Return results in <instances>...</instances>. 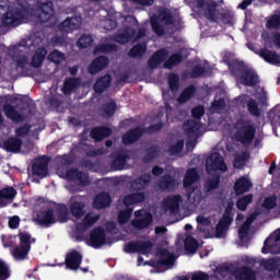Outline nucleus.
Segmentation results:
<instances>
[{"instance_id": "obj_1", "label": "nucleus", "mask_w": 280, "mask_h": 280, "mask_svg": "<svg viewBox=\"0 0 280 280\" xmlns=\"http://www.w3.org/2000/svg\"><path fill=\"white\" fill-rule=\"evenodd\" d=\"M38 15L36 10L28 9H10L1 19L0 26L4 27H16L21 23H47L54 19V4L51 2L43 3L39 8Z\"/></svg>"}, {"instance_id": "obj_2", "label": "nucleus", "mask_w": 280, "mask_h": 280, "mask_svg": "<svg viewBox=\"0 0 280 280\" xmlns=\"http://www.w3.org/2000/svg\"><path fill=\"white\" fill-rule=\"evenodd\" d=\"M151 25L158 36H163L165 30L174 32L180 25V18L176 11L160 9L159 16H151Z\"/></svg>"}, {"instance_id": "obj_3", "label": "nucleus", "mask_w": 280, "mask_h": 280, "mask_svg": "<svg viewBox=\"0 0 280 280\" xmlns=\"http://www.w3.org/2000/svg\"><path fill=\"white\" fill-rule=\"evenodd\" d=\"M69 220V209L65 205H59L55 210L48 209L39 212L35 219L42 226H51L56 222H67Z\"/></svg>"}, {"instance_id": "obj_4", "label": "nucleus", "mask_w": 280, "mask_h": 280, "mask_svg": "<svg viewBox=\"0 0 280 280\" xmlns=\"http://www.w3.org/2000/svg\"><path fill=\"white\" fill-rule=\"evenodd\" d=\"M67 165H71V156L63 155L59 158V166L57 168V174L66 180H70L75 185H89L90 179L86 173L78 172L77 170L67 171Z\"/></svg>"}, {"instance_id": "obj_5", "label": "nucleus", "mask_w": 280, "mask_h": 280, "mask_svg": "<svg viewBox=\"0 0 280 280\" xmlns=\"http://www.w3.org/2000/svg\"><path fill=\"white\" fill-rule=\"evenodd\" d=\"M206 170L210 176H214L212 179L208 180L206 187L208 191L215 189L218 184L220 183V177L218 176V172H226V164L224 163V159L220 153H212L206 161Z\"/></svg>"}, {"instance_id": "obj_6", "label": "nucleus", "mask_w": 280, "mask_h": 280, "mask_svg": "<svg viewBox=\"0 0 280 280\" xmlns=\"http://www.w3.org/2000/svg\"><path fill=\"white\" fill-rule=\"evenodd\" d=\"M174 261L176 257L174 254L167 252V249H159L155 255V260H143V257H138V266H152V268H158V272H163V270H170L174 267Z\"/></svg>"}, {"instance_id": "obj_7", "label": "nucleus", "mask_w": 280, "mask_h": 280, "mask_svg": "<svg viewBox=\"0 0 280 280\" xmlns=\"http://www.w3.org/2000/svg\"><path fill=\"white\" fill-rule=\"evenodd\" d=\"M197 8L199 14L208 19V21H212V23H218L222 21V23H229L224 13H222V9L218 7V3L213 0H197Z\"/></svg>"}, {"instance_id": "obj_8", "label": "nucleus", "mask_w": 280, "mask_h": 280, "mask_svg": "<svg viewBox=\"0 0 280 280\" xmlns=\"http://www.w3.org/2000/svg\"><path fill=\"white\" fill-rule=\"evenodd\" d=\"M198 172L195 168H190L186 172V176L184 178V187L187 191H192L188 195V200L191 205H200V200H202V196L199 192H196V183H198Z\"/></svg>"}, {"instance_id": "obj_9", "label": "nucleus", "mask_w": 280, "mask_h": 280, "mask_svg": "<svg viewBox=\"0 0 280 280\" xmlns=\"http://www.w3.org/2000/svg\"><path fill=\"white\" fill-rule=\"evenodd\" d=\"M184 132L185 135H187L189 139V141L186 144L187 150H194L198 137H202V135H205V127L196 120H190L185 122Z\"/></svg>"}, {"instance_id": "obj_10", "label": "nucleus", "mask_w": 280, "mask_h": 280, "mask_svg": "<svg viewBox=\"0 0 280 280\" xmlns=\"http://www.w3.org/2000/svg\"><path fill=\"white\" fill-rule=\"evenodd\" d=\"M257 215H259V210H255L254 213H252L240 226L238 238L236 241L237 246H247L250 240H253V229H250V224H253Z\"/></svg>"}, {"instance_id": "obj_11", "label": "nucleus", "mask_w": 280, "mask_h": 280, "mask_svg": "<svg viewBox=\"0 0 280 280\" xmlns=\"http://www.w3.org/2000/svg\"><path fill=\"white\" fill-rule=\"evenodd\" d=\"M20 244L18 247L13 249V257L16 261H23V259H27V255H30V250L32 248V236L22 232L19 234Z\"/></svg>"}, {"instance_id": "obj_12", "label": "nucleus", "mask_w": 280, "mask_h": 280, "mask_svg": "<svg viewBox=\"0 0 280 280\" xmlns=\"http://www.w3.org/2000/svg\"><path fill=\"white\" fill-rule=\"evenodd\" d=\"M180 205H183V198L178 195L166 197L161 206L160 213L161 215H177L180 211Z\"/></svg>"}, {"instance_id": "obj_13", "label": "nucleus", "mask_w": 280, "mask_h": 280, "mask_svg": "<svg viewBox=\"0 0 280 280\" xmlns=\"http://www.w3.org/2000/svg\"><path fill=\"white\" fill-rule=\"evenodd\" d=\"M117 21L119 23H124L126 21L127 23H132V25H137V20L132 16H121V13L116 12L115 10H110L108 14V19L101 20L100 27H103V30H115L117 27Z\"/></svg>"}, {"instance_id": "obj_14", "label": "nucleus", "mask_w": 280, "mask_h": 280, "mask_svg": "<svg viewBox=\"0 0 280 280\" xmlns=\"http://www.w3.org/2000/svg\"><path fill=\"white\" fill-rule=\"evenodd\" d=\"M234 137L243 145H250L255 139V128L246 122H237Z\"/></svg>"}, {"instance_id": "obj_15", "label": "nucleus", "mask_w": 280, "mask_h": 280, "mask_svg": "<svg viewBox=\"0 0 280 280\" xmlns=\"http://www.w3.org/2000/svg\"><path fill=\"white\" fill-rule=\"evenodd\" d=\"M26 45L31 46V51L35 50L34 56L32 57L33 67H40L43 65V60H45V56H47V50L40 45H43V39L35 38L33 40H27Z\"/></svg>"}, {"instance_id": "obj_16", "label": "nucleus", "mask_w": 280, "mask_h": 280, "mask_svg": "<svg viewBox=\"0 0 280 280\" xmlns=\"http://www.w3.org/2000/svg\"><path fill=\"white\" fill-rule=\"evenodd\" d=\"M232 213H233V202H229L222 220L218 223L215 228L214 237L221 238L226 235V229H229V226L231 225V222H233Z\"/></svg>"}, {"instance_id": "obj_17", "label": "nucleus", "mask_w": 280, "mask_h": 280, "mask_svg": "<svg viewBox=\"0 0 280 280\" xmlns=\"http://www.w3.org/2000/svg\"><path fill=\"white\" fill-rule=\"evenodd\" d=\"M88 246H92L93 248H100V246H104L106 244H113L110 238L106 236V232L102 228H95L90 237L86 240Z\"/></svg>"}, {"instance_id": "obj_18", "label": "nucleus", "mask_w": 280, "mask_h": 280, "mask_svg": "<svg viewBox=\"0 0 280 280\" xmlns=\"http://www.w3.org/2000/svg\"><path fill=\"white\" fill-rule=\"evenodd\" d=\"M124 250L129 254L150 255L152 253V243L145 241L129 242L125 244Z\"/></svg>"}, {"instance_id": "obj_19", "label": "nucleus", "mask_w": 280, "mask_h": 280, "mask_svg": "<svg viewBox=\"0 0 280 280\" xmlns=\"http://www.w3.org/2000/svg\"><path fill=\"white\" fill-rule=\"evenodd\" d=\"M26 50L27 48L23 44L10 48L9 55L15 62V67H25L30 62V57L25 56Z\"/></svg>"}, {"instance_id": "obj_20", "label": "nucleus", "mask_w": 280, "mask_h": 280, "mask_svg": "<svg viewBox=\"0 0 280 280\" xmlns=\"http://www.w3.org/2000/svg\"><path fill=\"white\" fill-rule=\"evenodd\" d=\"M69 209L71 215L77 218V220H80V218L86 213V210L84 209V198L81 196L71 197L69 201Z\"/></svg>"}, {"instance_id": "obj_21", "label": "nucleus", "mask_w": 280, "mask_h": 280, "mask_svg": "<svg viewBox=\"0 0 280 280\" xmlns=\"http://www.w3.org/2000/svg\"><path fill=\"white\" fill-rule=\"evenodd\" d=\"M136 219L131 221L133 229H148L152 224V214L147 210L135 212Z\"/></svg>"}, {"instance_id": "obj_22", "label": "nucleus", "mask_w": 280, "mask_h": 280, "mask_svg": "<svg viewBox=\"0 0 280 280\" xmlns=\"http://www.w3.org/2000/svg\"><path fill=\"white\" fill-rule=\"evenodd\" d=\"M81 25H82V18L74 15L71 18H67L59 25V30H60V32H63L65 34H69L70 32H75V30H80Z\"/></svg>"}, {"instance_id": "obj_23", "label": "nucleus", "mask_w": 280, "mask_h": 280, "mask_svg": "<svg viewBox=\"0 0 280 280\" xmlns=\"http://www.w3.org/2000/svg\"><path fill=\"white\" fill-rule=\"evenodd\" d=\"M49 163V158L42 156L35 160L33 164V174L35 176H40L42 178H45L47 176V165Z\"/></svg>"}, {"instance_id": "obj_24", "label": "nucleus", "mask_w": 280, "mask_h": 280, "mask_svg": "<svg viewBox=\"0 0 280 280\" xmlns=\"http://www.w3.org/2000/svg\"><path fill=\"white\" fill-rule=\"evenodd\" d=\"M4 115L12 119V121H23L25 119V112L19 107H12L11 105H4Z\"/></svg>"}, {"instance_id": "obj_25", "label": "nucleus", "mask_w": 280, "mask_h": 280, "mask_svg": "<svg viewBox=\"0 0 280 280\" xmlns=\"http://www.w3.org/2000/svg\"><path fill=\"white\" fill-rule=\"evenodd\" d=\"M237 82L244 84L245 86H255L259 82V78L254 72V70H245L242 75L237 79Z\"/></svg>"}, {"instance_id": "obj_26", "label": "nucleus", "mask_w": 280, "mask_h": 280, "mask_svg": "<svg viewBox=\"0 0 280 280\" xmlns=\"http://www.w3.org/2000/svg\"><path fill=\"white\" fill-rule=\"evenodd\" d=\"M258 56L264 58L265 62L280 67V55L277 52L269 50L268 48H264L258 51Z\"/></svg>"}, {"instance_id": "obj_27", "label": "nucleus", "mask_w": 280, "mask_h": 280, "mask_svg": "<svg viewBox=\"0 0 280 280\" xmlns=\"http://www.w3.org/2000/svg\"><path fill=\"white\" fill-rule=\"evenodd\" d=\"M250 187H253L250 179L247 176H243L235 182L234 191L236 196H242V194L250 191Z\"/></svg>"}, {"instance_id": "obj_28", "label": "nucleus", "mask_w": 280, "mask_h": 280, "mask_svg": "<svg viewBox=\"0 0 280 280\" xmlns=\"http://www.w3.org/2000/svg\"><path fill=\"white\" fill-rule=\"evenodd\" d=\"M107 66L108 59L106 57H98L92 61L88 68V71L91 73V75H95L96 73H100V71H103V69H106Z\"/></svg>"}, {"instance_id": "obj_29", "label": "nucleus", "mask_w": 280, "mask_h": 280, "mask_svg": "<svg viewBox=\"0 0 280 280\" xmlns=\"http://www.w3.org/2000/svg\"><path fill=\"white\" fill-rule=\"evenodd\" d=\"M80 264H82V255H80V253L73 250L67 255L66 265L70 270H78V268H80Z\"/></svg>"}, {"instance_id": "obj_30", "label": "nucleus", "mask_w": 280, "mask_h": 280, "mask_svg": "<svg viewBox=\"0 0 280 280\" xmlns=\"http://www.w3.org/2000/svg\"><path fill=\"white\" fill-rule=\"evenodd\" d=\"M213 222H215L214 214H207V213L200 214L197 217V224H198L197 229L201 233H205V228L211 226Z\"/></svg>"}, {"instance_id": "obj_31", "label": "nucleus", "mask_w": 280, "mask_h": 280, "mask_svg": "<svg viewBox=\"0 0 280 280\" xmlns=\"http://www.w3.org/2000/svg\"><path fill=\"white\" fill-rule=\"evenodd\" d=\"M15 196L16 190H14V188L12 187L0 190V207H5L7 205H10V202L14 200Z\"/></svg>"}, {"instance_id": "obj_32", "label": "nucleus", "mask_w": 280, "mask_h": 280, "mask_svg": "<svg viewBox=\"0 0 280 280\" xmlns=\"http://www.w3.org/2000/svg\"><path fill=\"white\" fill-rule=\"evenodd\" d=\"M110 196L106 192H101L94 198L93 207L94 209H106L110 206Z\"/></svg>"}, {"instance_id": "obj_33", "label": "nucleus", "mask_w": 280, "mask_h": 280, "mask_svg": "<svg viewBox=\"0 0 280 280\" xmlns=\"http://www.w3.org/2000/svg\"><path fill=\"white\" fill-rule=\"evenodd\" d=\"M132 38H135V28L127 27L124 32L117 34L114 37L113 42L124 45L125 43H129V40H132Z\"/></svg>"}, {"instance_id": "obj_34", "label": "nucleus", "mask_w": 280, "mask_h": 280, "mask_svg": "<svg viewBox=\"0 0 280 280\" xmlns=\"http://www.w3.org/2000/svg\"><path fill=\"white\" fill-rule=\"evenodd\" d=\"M237 102H240L241 104H246L247 102V107L250 115H254L255 117H259L261 115V112L259 110L257 103L253 100H248V96L246 95L240 96Z\"/></svg>"}, {"instance_id": "obj_35", "label": "nucleus", "mask_w": 280, "mask_h": 280, "mask_svg": "<svg viewBox=\"0 0 280 280\" xmlns=\"http://www.w3.org/2000/svg\"><path fill=\"white\" fill-rule=\"evenodd\" d=\"M234 278L236 280H255V272L253 269H249L247 267H242L235 270Z\"/></svg>"}, {"instance_id": "obj_36", "label": "nucleus", "mask_w": 280, "mask_h": 280, "mask_svg": "<svg viewBox=\"0 0 280 280\" xmlns=\"http://www.w3.org/2000/svg\"><path fill=\"white\" fill-rule=\"evenodd\" d=\"M219 95L215 96L214 102L212 103L211 107L209 108L210 113H222L224 109V91L220 90Z\"/></svg>"}, {"instance_id": "obj_37", "label": "nucleus", "mask_w": 280, "mask_h": 280, "mask_svg": "<svg viewBox=\"0 0 280 280\" xmlns=\"http://www.w3.org/2000/svg\"><path fill=\"white\" fill-rule=\"evenodd\" d=\"M40 131V127L38 125H26L24 127H20L16 129L18 137H25L26 135H30V137H36L38 132Z\"/></svg>"}, {"instance_id": "obj_38", "label": "nucleus", "mask_w": 280, "mask_h": 280, "mask_svg": "<svg viewBox=\"0 0 280 280\" xmlns=\"http://www.w3.org/2000/svg\"><path fill=\"white\" fill-rule=\"evenodd\" d=\"M143 200H145V195H143V192H136L125 196L122 202L125 207H131V205H139V202H143Z\"/></svg>"}, {"instance_id": "obj_39", "label": "nucleus", "mask_w": 280, "mask_h": 280, "mask_svg": "<svg viewBox=\"0 0 280 280\" xmlns=\"http://www.w3.org/2000/svg\"><path fill=\"white\" fill-rule=\"evenodd\" d=\"M167 58V50L162 49L153 55V57L149 60L150 69H156L158 66L163 62Z\"/></svg>"}, {"instance_id": "obj_40", "label": "nucleus", "mask_w": 280, "mask_h": 280, "mask_svg": "<svg viewBox=\"0 0 280 280\" xmlns=\"http://www.w3.org/2000/svg\"><path fill=\"white\" fill-rule=\"evenodd\" d=\"M110 75H104L101 79H98L94 85V91L96 93H104L109 86H110Z\"/></svg>"}, {"instance_id": "obj_41", "label": "nucleus", "mask_w": 280, "mask_h": 280, "mask_svg": "<svg viewBox=\"0 0 280 280\" xmlns=\"http://www.w3.org/2000/svg\"><path fill=\"white\" fill-rule=\"evenodd\" d=\"M113 131L110 130V128L98 127L92 130L91 136L95 139V141H102L104 137H110Z\"/></svg>"}, {"instance_id": "obj_42", "label": "nucleus", "mask_w": 280, "mask_h": 280, "mask_svg": "<svg viewBox=\"0 0 280 280\" xmlns=\"http://www.w3.org/2000/svg\"><path fill=\"white\" fill-rule=\"evenodd\" d=\"M141 135H143L141 129H133L122 137V143H125V145H130V143H135V141L141 137Z\"/></svg>"}, {"instance_id": "obj_43", "label": "nucleus", "mask_w": 280, "mask_h": 280, "mask_svg": "<svg viewBox=\"0 0 280 280\" xmlns=\"http://www.w3.org/2000/svg\"><path fill=\"white\" fill-rule=\"evenodd\" d=\"M22 144L23 142H21L19 138H11L2 144V148L7 150V152H19Z\"/></svg>"}, {"instance_id": "obj_44", "label": "nucleus", "mask_w": 280, "mask_h": 280, "mask_svg": "<svg viewBox=\"0 0 280 280\" xmlns=\"http://www.w3.org/2000/svg\"><path fill=\"white\" fill-rule=\"evenodd\" d=\"M148 183H150V175H144L143 177L132 182L131 189H133V191L145 189V187H148Z\"/></svg>"}, {"instance_id": "obj_45", "label": "nucleus", "mask_w": 280, "mask_h": 280, "mask_svg": "<svg viewBox=\"0 0 280 280\" xmlns=\"http://www.w3.org/2000/svg\"><path fill=\"white\" fill-rule=\"evenodd\" d=\"M178 183H176V180L172 179V177H163V179L160 182V184L158 185V187H160V189H175L177 187Z\"/></svg>"}, {"instance_id": "obj_46", "label": "nucleus", "mask_w": 280, "mask_h": 280, "mask_svg": "<svg viewBox=\"0 0 280 280\" xmlns=\"http://www.w3.org/2000/svg\"><path fill=\"white\" fill-rule=\"evenodd\" d=\"M80 81L78 79H68L63 84L62 92L66 95H69V93H71V91L74 89H78Z\"/></svg>"}, {"instance_id": "obj_47", "label": "nucleus", "mask_w": 280, "mask_h": 280, "mask_svg": "<svg viewBox=\"0 0 280 280\" xmlns=\"http://www.w3.org/2000/svg\"><path fill=\"white\" fill-rule=\"evenodd\" d=\"M77 45L80 47V49H86V47H91V45H93V36L89 34L82 35L79 38Z\"/></svg>"}, {"instance_id": "obj_48", "label": "nucleus", "mask_w": 280, "mask_h": 280, "mask_svg": "<svg viewBox=\"0 0 280 280\" xmlns=\"http://www.w3.org/2000/svg\"><path fill=\"white\" fill-rule=\"evenodd\" d=\"M131 217H132V209L127 208L125 210H120L119 213H118L119 224H126V222L130 221Z\"/></svg>"}, {"instance_id": "obj_49", "label": "nucleus", "mask_w": 280, "mask_h": 280, "mask_svg": "<svg viewBox=\"0 0 280 280\" xmlns=\"http://www.w3.org/2000/svg\"><path fill=\"white\" fill-rule=\"evenodd\" d=\"M253 202V195L242 197L237 202L236 207L240 211H246V207Z\"/></svg>"}, {"instance_id": "obj_50", "label": "nucleus", "mask_w": 280, "mask_h": 280, "mask_svg": "<svg viewBox=\"0 0 280 280\" xmlns=\"http://www.w3.org/2000/svg\"><path fill=\"white\" fill-rule=\"evenodd\" d=\"M246 161H248L247 152L237 153L234 160V167L240 170V167H243L245 165Z\"/></svg>"}, {"instance_id": "obj_51", "label": "nucleus", "mask_w": 280, "mask_h": 280, "mask_svg": "<svg viewBox=\"0 0 280 280\" xmlns=\"http://www.w3.org/2000/svg\"><path fill=\"white\" fill-rule=\"evenodd\" d=\"M145 54V44H139L131 48L129 55L132 56V58H141Z\"/></svg>"}, {"instance_id": "obj_52", "label": "nucleus", "mask_w": 280, "mask_h": 280, "mask_svg": "<svg viewBox=\"0 0 280 280\" xmlns=\"http://www.w3.org/2000/svg\"><path fill=\"white\" fill-rule=\"evenodd\" d=\"M194 93H196V88L189 86L179 96L178 102L179 104H183L187 102V100H191L194 97Z\"/></svg>"}, {"instance_id": "obj_53", "label": "nucleus", "mask_w": 280, "mask_h": 280, "mask_svg": "<svg viewBox=\"0 0 280 280\" xmlns=\"http://www.w3.org/2000/svg\"><path fill=\"white\" fill-rule=\"evenodd\" d=\"M184 244L188 253H196V250H198V242L191 236L186 237Z\"/></svg>"}, {"instance_id": "obj_54", "label": "nucleus", "mask_w": 280, "mask_h": 280, "mask_svg": "<svg viewBox=\"0 0 280 280\" xmlns=\"http://www.w3.org/2000/svg\"><path fill=\"white\" fill-rule=\"evenodd\" d=\"M185 145V142L183 140H178L176 143H173L168 149V154L171 156H176V154H180L183 152V148Z\"/></svg>"}, {"instance_id": "obj_55", "label": "nucleus", "mask_w": 280, "mask_h": 280, "mask_svg": "<svg viewBox=\"0 0 280 280\" xmlns=\"http://www.w3.org/2000/svg\"><path fill=\"white\" fill-rule=\"evenodd\" d=\"M268 30L280 27V12L275 13L267 22Z\"/></svg>"}, {"instance_id": "obj_56", "label": "nucleus", "mask_w": 280, "mask_h": 280, "mask_svg": "<svg viewBox=\"0 0 280 280\" xmlns=\"http://www.w3.org/2000/svg\"><path fill=\"white\" fill-rule=\"evenodd\" d=\"M97 220H100V214L90 212L85 215L83 224L84 226H93Z\"/></svg>"}, {"instance_id": "obj_57", "label": "nucleus", "mask_w": 280, "mask_h": 280, "mask_svg": "<svg viewBox=\"0 0 280 280\" xmlns=\"http://www.w3.org/2000/svg\"><path fill=\"white\" fill-rule=\"evenodd\" d=\"M48 60L51 62H55V65H59V62L65 61V54L54 50L52 52L49 54Z\"/></svg>"}, {"instance_id": "obj_58", "label": "nucleus", "mask_w": 280, "mask_h": 280, "mask_svg": "<svg viewBox=\"0 0 280 280\" xmlns=\"http://www.w3.org/2000/svg\"><path fill=\"white\" fill-rule=\"evenodd\" d=\"M10 279V267L5 261L0 260V280Z\"/></svg>"}, {"instance_id": "obj_59", "label": "nucleus", "mask_w": 280, "mask_h": 280, "mask_svg": "<svg viewBox=\"0 0 280 280\" xmlns=\"http://www.w3.org/2000/svg\"><path fill=\"white\" fill-rule=\"evenodd\" d=\"M168 86L173 93H176V91H178V75L170 74Z\"/></svg>"}, {"instance_id": "obj_60", "label": "nucleus", "mask_w": 280, "mask_h": 280, "mask_svg": "<svg viewBox=\"0 0 280 280\" xmlns=\"http://www.w3.org/2000/svg\"><path fill=\"white\" fill-rule=\"evenodd\" d=\"M180 60H183V57L178 54L173 55L168 61H166L164 63L165 69H172V67H174V65H178V62H180Z\"/></svg>"}, {"instance_id": "obj_61", "label": "nucleus", "mask_w": 280, "mask_h": 280, "mask_svg": "<svg viewBox=\"0 0 280 280\" xmlns=\"http://www.w3.org/2000/svg\"><path fill=\"white\" fill-rule=\"evenodd\" d=\"M265 209H275L277 207V196L267 197L262 203Z\"/></svg>"}, {"instance_id": "obj_62", "label": "nucleus", "mask_w": 280, "mask_h": 280, "mask_svg": "<svg viewBox=\"0 0 280 280\" xmlns=\"http://www.w3.org/2000/svg\"><path fill=\"white\" fill-rule=\"evenodd\" d=\"M229 268L218 267L214 271V277H217V279H225V277H229Z\"/></svg>"}, {"instance_id": "obj_63", "label": "nucleus", "mask_w": 280, "mask_h": 280, "mask_svg": "<svg viewBox=\"0 0 280 280\" xmlns=\"http://www.w3.org/2000/svg\"><path fill=\"white\" fill-rule=\"evenodd\" d=\"M125 165H126L125 156H118L113 162V167L116 170H124Z\"/></svg>"}, {"instance_id": "obj_64", "label": "nucleus", "mask_w": 280, "mask_h": 280, "mask_svg": "<svg viewBox=\"0 0 280 280\" xmlns=\"http://www.w3.org/2000/svg\"><path fill=\"white\" fill-rule=\"evenodd\" d=\"M191 280H209V273L202 272V271H197L191 273Z\"/></svg>"}]
</instances>
